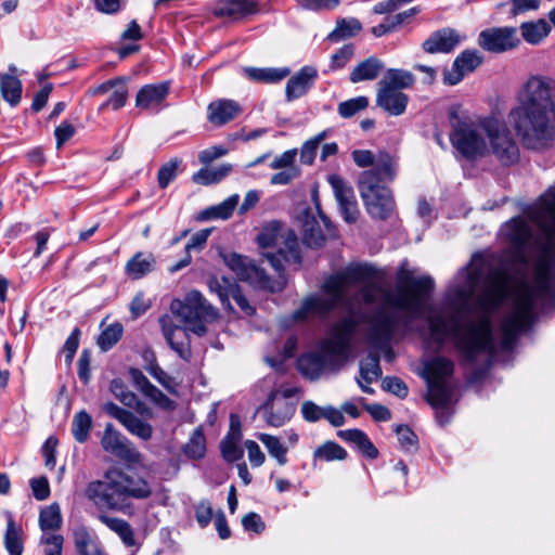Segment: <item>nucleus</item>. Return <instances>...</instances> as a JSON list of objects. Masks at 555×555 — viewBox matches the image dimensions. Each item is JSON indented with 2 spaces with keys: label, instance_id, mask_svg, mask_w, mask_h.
<instances>
[{
  "label": "nucleus",
  "instance_id": "1",
  "mask_svg": "<svg viewBox=\"0 0 555 555\" xmlns=\"http://www.w3.org/2000/svg\"><path fill=\"white\" fill-rule=\"evenodd\" d=\"M508 274L504 268L489 269L480 255H474L468 266L456 275L446 295L451 313L428 319L434 338L442 344L451 336L466 364L474 365L480 356L490 366L498 346L493 337L492 312L508 295Z\"/></svg>",
  "mask_w": 555,
  "mask_h": 555
},
{
  "label": "nucleus",
  "instance_id": "2",
  "mask_svg": "<svg viewBox=\"0 0 555 555\" xmlns=\"http://www.w3.org/2000/svg\"><path fill=\"white\" fill-rule=\"evenodd\" d=\"M434 288L431 276L414 278L413 271L400 268L396 292L384 295L383 305L374 314L367 331L366 339L374 351L385 350V359L392 361L395 353L389 347L390 340L400 325L406 327L428 310L427 299Z\"/></svg>",
  "mask_w": 555,
  "mask_h": 555
},
{
  "label": "nucleus",
  "instance_id": "3",
  "mask_svg": "<svg viewBox=\"0 0 555 555\" xmlns=\"http://www.w3.org/2000/svg\"><path fill=\"white\" fill-rule=\"evenodd\" d=\"M508 120L526 150L551 149L555 143V80L531 75L519 87Z\"/></svg>",
  "mask_w": 555,
  "mask_h": 555
},
{
  "label": "nucleus",
  "instance_id": "4",
  "mask_svg": "<svg viewBox=\"0 0 555 555\" xmlns=\"http://www.w3.org/2000/svg\"><path fill=\"white\" fill-rule=\"evenodd\" d=\"M535 285L521 283L514 295L513 310L503 318L500 324L501 340L499 347L503 351L514 348L521 332L534 322L537 317V300L541 297L553 296L551 288L552 269L555 264V251L550 243L535 250Z\"/></svg>",
  "mask_w": 555,
  "mask_h": 555
},
{
  "label": "nucleus",
  "instance_id": "5",
  "mask_svg": "<svg viewBox=\"0 0 555 555\" xmlns=\"http://www.w3.org/2000/svg\"><path fill=\"white\" fill-rule=\"evenodd\" d=\"M152 488L144 478L119 468L108 469L102 480L88 483L86 496L98 507L127 514L132 508L131 500H145Z\"/></svg>",
  "mask_w": 555,
  "mask_h": 555
},
{
  "label": "nucleus",
  "instance_id": "6",
  "mask_svg": "<svg viewBox=\"0 0 555 555\" xmlns=\"http://www.w3.org/2000/svg\"><path fill=\"white\" fill-rule=\"evenodd\" d=\"M398 160L392 155H382L376 169L362 171L358 188L366 212L376 220H387L393 214L396 202L392 191L386 185L398 173Z\"/></svg>",
  "mask_w": 555,
  "mask_h": 555
},
{
  "label": "nucleus",
  "instance_id": "7",
  "mask_svg": "<svg viewBox=\"0 0 555 555\" xmlns=\"http://www.w3.org/2000/svg\"><path fill=\"white\" fill-rule=\"evenodd\" d=\"M374 273V268L366 264H350L336 272L328 276L322 285L327 297H308L294 312V319L300 321L310 315H325L344 302L349 287L369 282Z\"/></svg>",
  "mask_w": 555,
  "mask_h": 555
},
{
  "label": "nucleus",
  "instance_id": "8",
  "mask_svg": "<svg viewBox=\"0 0 555 555\" xmlns=\"http://www.w3.org/2000/svg\"><path fill=\"white\" fill-rule=\"evenodd\" d=\"M354 328L356 323L351 318L335 323L331 336L321 340L320 352H308L298 359V371L311 380L318 379L333 358L347 356Z\"/></svg>",
  "mask_w": 555,
  "mask_h": 555
},
{
  "label": "nucleus",
  "instance_id": "9",
  "mask_svg": "<svg viewBox=\"0 0 555 555\" xmlns=\"http://www.w3.org/2000/svg\"><path fill=\"white\" fill-rule=\"evenodd\" d=\"M450 124L452 127L450 141L464 158L475 160L485 157L487 150L486 117L474 120L452 111L450 112Z\"/></svg>",
  "mask_w": 555,
  "mask_h": 555
},
{
  "label": "nucleus",
  "instance_id": "10",
  "mask_svg": "<svg viewBox=\"0 0 555 555\" xmlns=\"http://www.w3.org/2000/svg\"><path fill=\"white\" fill-rule=\"evenodd\" d=\"M171 310L188 325L189 331L198 336H204L207 324L219 317L218 310L198 291L189 292L183 301H175Z\"/></svg>",
  "mask_w": 555,
  "mask_h": 555
},
{
  "label": "nucleus",
  "instance_id": "11",
  "mask_svg": "<svg viewBox=\"0 0 555 555\" xmlns=\"http://www.w3.org/2000/svg\"><path fill=\"white\" fill-rule=\"evenodd\" d=\"M487 150L485 156H492L502 166L509 167L520 159V149L506 124L494 117H486Z\"/></svg>",
  "mask_w": 555,
  "mask_h": 555
},
{
  "label": "nucleus",
  "instance_id": "12",
  "mask_svg": "<svg viewBox=\"0 0 555 555\" xmlns=\"http://www.w3.org/2000/svg\"><path fill=\"white\" fill-rule=\"evenodd\" d=\"M454 371V363L444 357H435L424 364V377L427 382L428 402L435 409H444L452 399L449 379Z\"/></svg>",
  "mask_w": 555,
  "mask_h": 555
},
{
  "label": "nucleus",
  "instance_id": "13",
  "mask_svg": "<svg viewBox=\"0 0 555 555\" xmlns=\"http://www.w3.org/2000/svg\"><path fill=\"white\" fill-rule=\"evenodd\" d=\"M519 44L517 29L511 26L487 28L478 36V46L491 53L511 51Z\"/></svg>",
  "mask_w": 555,
  "mask_h": 555
},
{
  "label": "nucleus",
  "instance_id": "14",
  "mask_svg": "<svg viewBox=\"0 0 555 555\" xmlns=\"http://www.w3.org/2000/svg\"><path fill=\"white\" fill-rule=\"evenodd\" d=\"M103 411L111 417L117 420L130 435L143 441L152 439L154 433L153 426L133 412L120 408L114 402H106L103 405Z\"/></svg>",
  "mask_w": 555,
  "mask_h": 555
},
{
  "label": "nucleus",
  "instance_id": "15",
  "mask_svg": "<svg viewBox=\"0 0 555 555\" xmlns=\"http://www.w3.org/2000/svg\"><path fill=\"white\" fill-rule=\"evenodd\" d=\"M101 446L104 451L113 454L121 461L128 463H138L140 461V452L138 449L111 423L105 425Z\"/></svg>",
  "mask_w": 555,
  "mask_h": 555
},
{
  "label": "nucleus",
  "instance_id": "16",
  "mask_svg": "<svg viewBox=\"0 0 555 555\" xmlns=\"http://www.w3.org/2000/svg\"><path fill=\"white\" fill-rule=\"evenodd\" d=\"M208 287L210 292L216 293L218 295L224 309L233 311V307L230 302L231 297L234 299V301L237 304V306L245 314H254V307L249 305L248 300L243 295L240 286L232 279L227 276H214L209 279Z\"/></svg>",
  "mask_w": 555,
  "mask_h": 555
},
{
  "label": "nucleus",
  "instance_id": "17",
  "mask_svg": "<svg viewBox=\"0 0 555 555\" xmlns=\"http://www.w3.org/2000/svg\"><path fill=\"white\" fill-rule=\"evenodd\" d=\"M159 325L163 335L169 347L184 361H190L192 357L191 341L188 330L173 324L168 315L159 318Z\"/></svg>",
  "mask_w": 555,
  "mask_h": 555
},
{
  "label": "nucleus",
  "instance_id": "18",
  "mask_svg": "<svg viewBox=\"0 0 555 555\" xmlns=\"http://www.w3.org/2000/svg\"><path fill=\"white\" fill-rule=\"evenodd\" d=\"M483 62L482 55L477 50H465L459 54L451 68L443 72V83L447 86H455L463 78L477 69Z\"/></svg>",
  "mask_w": 555,
  "mask_h": 555
},
{
  "label": "nucleus",
  "instance_id": "19",
  "mask_svg": "<svg viewBox=\"0 0 555 555\" xmlns=\"http://www.w3.org/2000/svg\"><path fill=\"white\" fill-rule=\"evenodd\" d=\"M260 412L269 426L278 428L291 421L295 406L285 398H279V392L274 391L260 408Z\"/></svg>",
  "mask_w": 555,
  "mask_h": 555
},
{
  "label": "nucleus",
  "instance_id": "20",
  "mask_svg": "<svg viewBox=\"0 0 555 555\" xmlns=\"http://www.w3.org/2000/svg\"><path fill=\"white\" fill-rule=\"evenodd\" d=\"M129 376L135 389L155 405L165 411H172L176 409V402L153 385L142 371L131 367L129 369Z\"/></svg>",
  "mask_w": 555,
  "mask_h": 555
},
{
  "label": "nucleus",
  "instance_id": "21",
  "mask_svg": "<svg viewBox=\"0 0 555 555\" xmlns=\"http://www.w3.org/2000/svg\"><path fill=\"white\" fill-rule=\"evenodd\" d=\"M259 11L256 0H217L212 13L219 18L240 21Z\"/></svg>",
  "mask_w": 555,
  "mask_h": 555
},
{
  "label": "nucleus",
  "instance_id": "22",
  "mask_svg": "<svg viewBox=\"0 0 555 555\" xmlns=\"http://www.w3.org/2000/svg\"><path fill=\"white\" fill-rule=\"evenodd\" d=\"M224 261L238 280L260 284L261 286L266 285L267 275L264 271L251 263L248 258L233 253L224 256Z\"/></svg>",
  "mask_w": 555,
  "mask_h": 555
},
{
  "label": "nucleus",
  "instance_id": "23",
  "mask_svg": "<svg viewBox=\"0 0 555 555\" xmlns=\"http://www.w3.org/2000/svg\"><path fill=\"white\" fill-rule=\"evenodd\" d=\"M267 259L280 275L284 271L283 261L299 266L301 263V255L296 234L292 230H287L284 248H280L276 254H268Z\"/></svg>",
  "mask_w": 555,
  "mask_h": 555
},
{
  "label": "nucleus",
  "instance_id": "24",
  "mask_svg": "<svg viewBox=\"0 0 555 555\" xmlns=\"http://www.w3.org/2000/svg\"><path fill=\"white\" fill-rule=\"evenodd\" d=\"M168 93V82L145 85L137 93L135 106L140 109L157 112Z\"/></svg>",
  "mask_w": 555,
  "mask_h": 555
},
{
  "label": "nucleus",
  "instance_id": "25",
  "mask_svg": "<svg viewBox=\"0 0 555 555\" xmlns=\"http://www.w3.org/2000/svg\"><path fill=\"white\" fill-rule=\"evenodd\" d=\"M318 78L313 66H304L286 83L285 95L288 102L305 95Z\"/></svg>",
  "mask_w": 555,
  "mask_h": 555
},
{
  "label": "nucleus",
  "instance_id": "26",
  "mask_svg": "<svg viewBox=\"0 0 555 555\" xmlns=\"http://www.w3.org/2000/svg\"><path fill=\"white\" fill-rule=\"evenodd\" d=\"M461 38L456 30L452 28H442L434 31L424 42L423 49L425 52L435 53H450L460 43Z\"/></svg>",
  "mask_w": 555,
  "mask_h": 555
},
{
  "label": "nucleus",
  "instance_id": "27",
  "mask_svg": "<svg viewBox=\"0 0 555 555\" xmlns=\"http://www.w3.org/2000/svg\"><path fill=\"white\" fill-rule=\"evenodd\" d=\"M208 120L215 126H223L242 113L241 105L233 100H218L208 105Z\"/></svg>",
  "mask_w": 555,
  "mask_h": 555
},
{
  "label": "nucleus",
  "instance_id": "28",
  "mask_svg": "<svg viewBox=\"0 0 555 555\" xmlns=\"http://www.w3.org/2000/svg\"><path fill=\"white\" fill-rule=\"evenodd\" d=\"M504 232L517 253L522 254L528 241L532 236V230L529 223L520 217L513 218L504 227Z\"/></svg>",
  "mask_w": 555,
  "mask_h": 555
},
{
  "label": "nucleus",
  "instance_id": "29",
  "mask_svg": "<svg viewBox=\"0 0 555 555\" xmlns=\"http://www.w3.org/2000/svg\"><path fill=\"white\" fill-rule=\"evenodd\" d=\"M376 104L392 116L402 115L408 105V96L398 90L379 87Z\"/></svg>",
  "mask_w": 555,
  "mask_h": 555
},
{
  "label": "nucleus",
  "instance_id": "30",
  "mask_svg": "<svg viewBox=\"0 0 555 555\" xmlns=\"http://www.w3.org/2000/svg\"><path fill=\"white\" fill-rule=\"evenodd\" d=\"M337 436L341 440L354 446L363 456L371 460H374L378 456L377 448L373 444V442L363 430L358 428L338 430Z\"/></svg>",
  "mask_w": 555,
  "mask_h": 555
},
{
  "label": "nucleus",
  "instance_id": "31",
  "mask_svg": "<svg viewBox=\"0 0 555 555\" xmlns=\"http://www.w3.org/2000/svg\"><path fill=\"white\" fill-rule=\"evenodd\" d=\"M155 268L156 259L153 254L138 251L127 261L125 272L131 279L139 280L153 272Z\"/></svg>",
  "mask_w": 555,
  "mask_h": 555
},
{
  "label": "nucleus",
  "instance_id": "32",
  "mask_svg": "<svg viewBox=\"0 0 555 555\" xmlns=\"http://www.w3.org/2000/svg\"><path fill=\"white\" fill-rule=\"evenodd\" d=\"M384 68L385 64L382 60L375 56H370L360 62L351 70L349 79L352 83H358L365 80H374L380 75Z\"/></svg>",
  "mask_w": 555,
  "mask_h": 555
},
{
  "label": "nucleus",
  "instance_id": "33",
  "mask_svg": "<svg viewBox=\"0 0 555 555\" xmlns=\"http://www.w3.org/2000/svg\"><path fill=\"white\" fill-rule=\"evenodd\" d=\"M238 199H240V196L237 194H233L230 197H228L225 201H223L222 203L215 205V206H210V207L202 210L197 215L196 219L198 221H207V220H211V219L227 220L232 216L235 207L238 204Z\"/></svg>",
  "mask_w": 555,
  "mask_h": 555
},
{
  "label": "nucleus",
  "instance_id": "34",
  "mask_svg": "<svg viewBox=\"0 0 555 555\" xmlns=\"http://www.w3.org/2000/svg\"><path fill=\"white\" fill-rule=\"evenodd\" d=\"M519 29L524 40L530 44H539L551 33L550 24L543 18L524 22Z\"/></svg>",
  "mask_w": 555,
  "mask_h": 555
},
{
  "label": "nucleus",
  "instance_id": "35",
  "mask_svg": "<svg viewBox=\"0 0 555 555\" xmlns=\"http://www.w3.org/2000/svg\"><path fill=\"white\" fill-rule=\"evenodd\" d=\"M22 90V82L16 76L0 74V92L11 106H16L21 102Z\"/></svg>",
  "mask_w": 555,
  "mask_h": 555
},
{
  "label": "nucleus",
  "instance_id": "36",
  "mask_svg": "<svg viewBox=\"0 0 555 555\" xmlns=\"http://www.w3.org/2000/svg\"><path fill=\"white\" fill-rule=\"evenodd\" d=\"M98 519L104 524L107 528H109L112 531L117 533L121 541L127 546H133L135 543L134 540V533L131 528V526L124 519L112 517L105 514H100L98 516Z\"/></svg>",
  "mask_w": 555,
  "mask_h": 555
},
{
  "label": "nucleus",
  "instance_id": "37",
  "mask_svg": "<svg viewBox=\"0 0 555 555\" xmlns=\"http://www.w3.org/2000/svg\"><path fill=\"white\" fill-rule=\"evenodd\" d=\"M362 29V25L359 20L354 17L340 18L336 22V27L327 36V39L332 42H338L351 37H354Z\"/></svg>",
  "mask_w": 555,
  "mask_h": 555
},
{
  "label": "nucleus",
  "instance_id": "38",
  "mask_svg": "<svg viewBox=\"0 0 555 555\" xmlns=\"http://www.w3.org/2000/svg\"><path fill=\"white\" fill-rule=\"evenodd\" d=\"M248 79L258 82L274 83L284 79L289 74L288 68H257L247 67L244 69Z\"/></svg>",
  "mask_w": 555,
  "mask_h": 555
},
{
  "label": "nucleus",
  "instance_id": "39",
  "mask_svg": "<svg viewBox=\"0 0 555 555\" xmlns=\"http://www.w3.org/2000/svg\"><path fill=\"white\" fill-rule=\"evenodd\" d=\"M414 82V76L403 69H388L385 77L378 82L379 87L390 88L400 91L401 89L409 88Z\"/></svg>",
  "mask_w": 555,
  "mask_h": 555
},
{
  "label": "nucleus",
  "instance_id": "40",
  "mask_svg": "<svg viewBox=\"0 0 555 555\" xmlns=\"http://www.w3.org/2000/svg\"><path fill=\"white\" fill-rule=\"evenodd\" d=\"M284 225L282 222L272 220L266 223L257 236V242L260 247L268 248L278 245L280 238L286 237L283 234Z\"/></svg>",
  "mask_w": 555,
  "mask_h": 555
},
{
  "label": "nucleus",
  "instance_id": "41",
  "mask_svg": "<svg viewBox=\"0 0 555 555\" xmlns=\"http://www.w3.org/2000/svg\"><path fill=\"white\" fill-rule=\"evenodd\" d=\"M211 233V229H203L194 233L188 244L185 245V256L171 268V271H178L182 268L189 266L191 263L192 257L190 255L191 250H199L204 248L209 235Z\"/></svg>",
  "mask_w": 555,
  "mask_h": 555
},
{
  "label": "nucleus",
  "instance_id": "42",
  "mask_svg": "<svg viewBox=\"0 0 555 555\" xmlns=\"http://www.w3.org/2000/svg\"><path fill=\"white\" fill-rule=\"evenodd\" d=\"M380 376L379 353L377 351H370L367 357L360 362V378L366 384H371Z\"/></svg>",
  "mask_w": 555,
  "mask_h": 555
},
{
  "label": "nucleus",
  "instance_id": "43",
  "mask_svg": "<svg viewBox=\"0 0 555 555\" xmlns=\"http://www.w3.org/2000/svg\"><path fill=\"white\" fill-rule=\"evenodd\" d=\"M231 170L232 166L230 164H223L211 169L202 168L196 173H194L193 181L204 185L217 183L227 177Z\"/></svg>",
  "mask_w": 555,
  "mask_h": 555
},
{
  "label": "nucleus",
  "instance_id": "44",
  "mask_svg": "<svg viewBox=\"0 0 555 555\" xmlns=\"http://www.w3.org/2000/svg\"><path fill=\"white\" fill-rule=\"evenodd\" d=\"M4 545L9 555H22L24 546L21 539V528L15 525L12 516H9L4 534Z\"/></svg>",
  "mask_w": 555,
  "mask_h": 555
},
{
  "label": "nucleus",
  "instance_id": "45",
  "mask_svg": "<svg viewBox=\"0 0 555 555\" xmlns=\"http://www.w3.org/2000/svg\"><path fill=\"white\" fill-rule=\"evenodd\" d=\"M314 460L324 462L343 461L348 456L347 451L334 441H326L314 450Z\"/></svg>",
  "mask_w": 555,
  "mask_h": 555
},
{
  "label": "nucleus",
  "instance_id": "46",
  "mask_svg": "<svg viewBox=\"0 0 555 555\" xmlns=\"http://www.w3.org/2000/svg\"><path fill=\"white\" fill-rule=\"evenodd\" d=\"M182 450L184 455L189 459L199 460L204 457L206 453V440L201 428L193 431Z\"/></svg>",
  "mask_w": 555,
  "mask_h": 555
},
{
  "label": "nucleus",
  "instance_id": "47",
  "mask_svg": "<svg viewBox=\"0 0 555 555\" xmlns=\"http://www.w3.org/2000/svg\"><path fill=\"white\" fill-rule=\"evenodd\" d=\"M327 181L333 189L338 205L356 199L352 186L340 176L330 175Z\"/></svg>",
  "mask_w": 555,
  "mask_h": 555
},
{
  "label": "nucleus",
  "instance_id": "48",
  "mask_svg": "<svg viewBox=\"0 0 555 555\" xmlns=\"http://www.w3.org/2000/svg\"><path fill=\"white\" fill-rule=\"evenodd\" d=\"M92 426V418L86 411H79L74 415L72 422V433L76 441L83 443L87 441Z\"/></svg>",
  "mask_w": 555,
  "mask_h": 555
},
{
  "label": "nucleus",
  "instance_id": "49",
  "mask_svg": "<svg viewBox=\"0 0 555 555\" xmlns=\"http://www.w3.org/2000/svg\"><path fill=\"white\" fill-rule=\"evenodd\" d=\"M62 525V516L59 504L53 503L40 511L39 526L42 531L57 530Z\"/></svg>",
  "mask_w": 555,
  "mask_h": 555
},
{
  "label": "nucleus",
  "instance_id": "50",
  "mask_svg": "<svg viewBox=\"0 0 555 555\" xmlns=\"http://www.w3.org/2000/svg\"><path fill=\"white\" fill-rule=\"evenodd\" d=\"M258 438L264 444L269 454L276 460L279 465L282 466L287 463V448L278 437L269 434H260Z\"/></svg>",
  "mask_w": 555,
  "mask_h": 555
},
{
  "label": "nucleus",
  "instance_id": "51",
  "mask_svg": "<svg viewBox=\"0 0 555 555\" xmlns=\"http://www.w3.org/2000/svg\"><path fill=\"white\" fill-rule=\"evenodd\" d=\"M124 333V327L120 323L109 324L98 338V346L102 351H108L114 345L118 343Z\"/></svg>",
  "mask_w": 555,
  "mask_h": 555
},
{
  "label": "nucleus",
  "instance_id": "52",
  "mask_svg": "<svg viewBox=\"0 0 555 555\" xmlns=\"http://www.w3.org/2000/svg\"><path fill=\"white\" fill-rule=\"evenodd\" d=\"M369 106V99L364 95L349 99L340 102L337 112L343 118H351L359 112L364 111Z\"/></svg>",
  "mask_w": 555,
  "mask_h": 555
},
{
  "label": "nucleus",
  "instance_id": "53",
  "mask_svg": "<svg viewBox=\"0 0 555 555\" xmlns=\"http://www.w3.org/2000/svg\"><path fill=\"white\" fill-rule=\"evenodd\" d=\"M542 212L534 217V221L539 224L541 220H555V184L541 196Z\"/></svg>",
  "mask_w": 555,
  "mask_h": 555
},
{
  "label": "nucleus",
  "instance_id": "54",
  "mask_svg": "<svg viewBox=\"0 0 555 555\" xmlns=\"http://www.w3.org/2000/svg\"><path fill=\"white\" fill-rule=\"evenodd\" d=\"M302 241L304 243L313 248H318L323 245L325 237L320 229L319 225H317V221L307 220L304 224L302 229Z\"/></svg>",
  "mask_w": 555,
  "mask_h": 555
},
{
  "label": "nucleus",
  "instance_id": "55",
  "mask_svg": "<svg viewBox=\"0 0 555 555\" xmlns=\"http://www.w3.org/2000/svg\"><path fill=\"white\" fill-rule=\"evenodd\" d=\"M382 155H390L387 152H379L375 155L370 150H354L351 153L352 160L360 168L371 167L370 169H376Z\"/></svg>",
  "mask_w": 555,
  "mask_h": 555
},
{
  "label": "nucleus",
  "instance_id": "56",
  "mask_svg": "<svg viewBox=\"0 0 555 555\" xmlns=\"http://www.w3.org/2000/svg\"><path fill=\"white\" fill-rule=\"evenodd\" d=\"M181 165V159L173 158L164 164L157 173L158 185L162 189H166L171 181H173L177 177L179 166Z\"/></svg>",
  "mask_w": 555,
  "mask_h": 555
},
{
  "label": "nucleus",
  "instance_id": "57",
  "mask_svg": "<svg viewBox=\"0 0 555 555\" xmlns=\"http://www.w3.org/2000/svg\"><path fill=\"white\" fill-rule=\"evenodd\" d=\"M395 431L402 449L409 452L417 449V436L409 426L398 425Z\"/></svg>",
  "mask_w": 555,
  "mask_h": 555
},
{
  "label": "nucleus",
  "instance_id": "58",
  "mask_svg": "<svg viewBox=\"0 0 555 555\" xmlns=\"http://www.w3.org/2000/svg\"><path fill=\"white\" fill-rule=\"evenodd\" d=\"M325 135V132H321L304 143L300 150V160L302 164L311 165L313 163L319 144L324 140Z\"/></svg>",
  "mask_w": 555,
  "mask_h": 555
},
{
  "label": "nucleus",
  "instance_id": "59",
  "mask_svg": "<svg viewBox=\"0 0 555 555\" xmlns=\"http://www.w3.org/2000/svg\"><path fill=\"white\" fill-rule=\"evenodd\" d=\"M114 89L115 90L107 99V101L102 104L101 108L112 107L114 111H117L125 106L128 96L127 87L125 86V79L122 78V82L118 83Z\"/></svg>",
  "mask_w": 555,
  "mask_h": 555
},
{
  "label": "nucleus",
  "instance_id": "60",
  "mask_svg": "<svg viewBox=\"0 0 555 555\" xmlns=\"http://www.w3.org/2000/svg\"><path fill=\"white\" fill-rule=\"evenodd\" d=\"M74 544L78 553L92 548L98 542L91 537L86 527H78L74 530Z\"/></svg>",
  "mask_w": 555,
  "mask_h": 555
},
{
  "label": "nucleus",
  "instance_id": "61",
  "mask_svg": "<svg viewBox=\"0 0 555 555\" xmlns=\"http://www.w3.org/2000/svg\"><path fill=\"white\" fill-rule=\"evenodd\" d=\"M354 53V49L352 44H346L340 48L336 53H334L331 57V63L328 65L330 70H337L344 68L346 64L352 59Z\"/></svg>",
  "mask_w": 555,
  "mask_h": 555
},
{
  "label": "nucleus",
  "instance_id": "62",
  "mask_svg": "<svg viewBox=\"0 0 555 555\" xmlns=\"http://www.w3.org/2000/svg\"><path fill=\"white\" fill-rule=\"evenodd\" d=\"M120 402L124 405L135 410V412H138L140 415L147 417H152L153 415L152 410L144 402H142L138 398V396L131 390H129L126 395L122 396Z\"/></svg>",
  "mask_w": 555,
  "mask_h": 555
},
{
  "label": "nucleus",
  "instance_id": "63",
  "mask_svg": "<svg viewBox=\"0 0 555 555\" xmlns=\"http://www.w3.org/2000/svg\"><path fill=\"white\" fill-rule=\"evenodd\" d=\"M120 402L124 405L135 410V412H138L140 415L147 417H152L153 415L152 410L144 402H142L138 398V396L131 390H129L126 395L122 396Z\"/></svg>",
  "mask_w": 555,
  "mask_h": 555
},
{
  "label": "nucleus",
  "instance_id": "64",
  "mask_svg": "<svg viewBox=\"0 0 555 555\" xmlns=\"http://www.w3.org/2000/svg\"><path fill=\"white\" fill-rule=\"evenodd\" d=\"M384 390L396 395L399 398H405L408 396V387L405 383L398 377H385L382 383Z\"/></svg>",
  "mask_w": 555,
  "mask_h": 555
}]
</instances>
